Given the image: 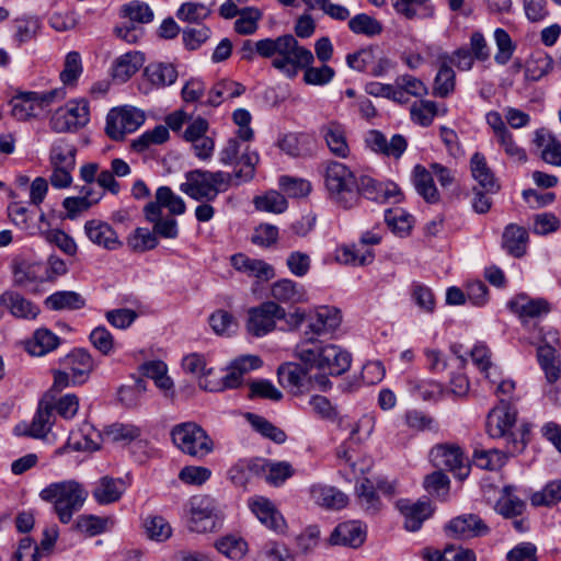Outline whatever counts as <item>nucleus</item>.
Instances as JSON below:
<instances>
[{
	"mask_svg": "<svg viewBox=\"0 0 561 561\" xmlns=\"http://www.w3.org/2000/svg\"><path fill=\"white\" fill-rule=\"evenodd\" d=\"M240 161L243 167L236 169L232 173L206 170L190 171L185 174L186 181L181 184L180 188L195 201L213 202L219 193L226 192L229 187L239 186L254 179L255 168L260 161L257 152L247 147Z\"/></svg>",
	"mask_w": 561,
	"mask_h": 561,
	"instance_id": "f257e3e1",
	"label": "nucleus"
},
{
	"mask_svg": "<svg viewBox=\"0 0 561 561\" xmlns=\"http://www.w3.org/2000/svg\"><path fill=\"white\" fill-rule=\"evenodd\" d=\"M255 56L272 59V66L289 79L296 77L295 66L310 61V49L301 46L291 34L256 42L247 39L241 47V58L253 61Z\"/></svg>",
	"mask_w": 561,
	"mask_h": 561,
	"instance_id": "f03ea898",
	"label": "nucleus"
},
{
	"mask_svg": "<svg viewBox=\"0 0 561 561\" xmlns=\"http://www.w3.org/2000/svg\"><path fill=\"white\" fill-rule=\"evenodd\" d=\"M516 421L517 410L505 398H501L500 403L488 414L486 431L491 437L507 440L505 454H520L528 443L529 426L522 424L514 430Z\"/></svg>",
	"mask_w": 561,
	"mask_h": 561,
	"instance_id": "7ed1b4c3",
	"label": "nucleus"
},
{
	"mask_svg": "<svg viewBox=\"0 0 561 561\" xmlns=\"http://www.w3.org/2000/svg\"><path fill=\"white\" fill-rule=\"evenodd\" d=\"M359 178L344 163L329 161L324 170V184L330 197L344 208L358 203Z\"/></svg>",
	"mask_w": 561,
	"mask_h": 561,
	"instance_id": "20e7f679",
	"label": "nucleus"
},
{
	"mask_svg": "<svg viewBox=\"0 0 561 561\" xmlns=\"http://www.w3.org/2000/svg\"><path fill=\"white\" fill-rule=\"evenodd\" d=\"M41 499L54 502L55 512L62 524H68L87 500L88 492L76 481L53 483L41 491Z\"/></svg>",
	"mask_w": 561,
	"mask_h": 561,
	"instance_id": "39448f33",
	"label": "nucleus"
},
{
	"mask_svg": "<svg viewBox=\"0 0 561 561\" xmlns=\"http://www.w3.org/2000/svg\"><path fill=\"white\" fill-rule=\"evenodd\" d=\"M173 444L188 456H206L214 451L215 443L207 432L195 422H184L171 430Z\"/></svg>",
	"mask_w": 561,
	"mask_h": 561,
	"instance_id": "423d86ee",
	"label": "nucleus"
},
{
	"mask_svg": "<svg viewBox=\"0 0 561 561\" xmlns=\"http://www.w3.org/2000/svg\"><path fill=\"white\" fill-rule=\"evenodd\" d=\"M64 89L46 92H26L12 100V116L18 121H27L41 116L56 101L65 99Z\"/></svg>",
	"mask_w": 561,
	"mask_h": 561,
	"instance_id": "0eeeda50",
	"label": "nucleus"
},
{
	"mask_svg": "<svg viewBox=\"0 0 561 561\" xmlns=\"http://www.w3.org/2000/svg\"><path fill=\"white\" fill-rule=\"evenodd\" d=\"M145 122V113L124 105L112 108L106 116L105 133L113 140H123L126 134L136 131Z\"/></svg>",
	"mask_w": 561,
	"mask_h": 561,
	"instance_id": "6e6552de",
	"label": "nucleus"
},
{
	"mask_svg": "<svg viewBox=\"0 0 561 561\" xmlns=\"http://www.w3.org/2000/svg\"><path fill=\"white\" fill-rule=\"evenodd\" d=\"M218 510L216 501L209 495H195L188 501V528L198 534L216 529Z\"/></svg>",
	"mask_w": 561,
	"mask_h": 561,
	"instance_id": "1a4fd4ad",
	"label": "nucleus"
},
{
	"mask_svg": "<svg viewBox=\"0 0 561 561\" xmlns=\"http://www.w3.org/2000/svg\"><path fill=\"white\" fill-rule=\"evenodd\" d=\"M286 317L285 309L277 302L266 301L249 310L247 330L253 336H264L276 328V320Z\"/></svg>",
	"mask_w": 561,
	"mask_h": 561,
	"instance_id": "9d476101",
	"label": "nucleus"
},
{
	"mask_svg": "<svg viewBox=\"0 0 561 561\" xmlns=\"http://www.w3.org/2000/svg\"><path fill=\"white\" fill-rule=\"evenodd\" d=\"M89 122V105L87 101H69L51 115L49 125L56 133L76 131Z\"/></svg>",
	"mask_w": 561,
	"mask_h": 561,
	"instance_id": "9b49d317",
	"label": "nucleus"
},
{
	"mask_svg": "<svg viewBox=\"0 0 561 561\" xmlns=\"http://www.w3.org/2000/svg\"><path fill=\"white\" fill-rule=\"evenodd\" d=\"M444 530L450 538L468 540L486 536L490 533V527L479 515L462 514L450 519Z\"/></svg>",
	"mask_w": 561,
	"mask_h": 561,
	"instance_id": "f8f14e48",
	"label": "nucleus"
},
{
	"mask_svg": "<svg viewBox=\"0 0 561 561\" xmlns=\"http://www.w3.org/2000/svg\"><path fill=\"white\" fill-rule=\"evenodd\" d=\"M83 231L91 243L103 250L116 251L123 247V242L115 229L108 222L101 219L87 220Z\"/></svg>",
	"mask_w": 561,
	"mask_h": 561,
	"instance_id": "ddd939ff",
	"label": "nucleus"
},
{
	"mask_svg": "<svg viewBox=\"0 0 561 561\" xmlns=\"http://www.w3.org/2000/svg\"><path fill=\"white\" fill-rule=\"evenodd\" d=\"M162 208H167L171 215L184 214L186 206L181 196L176 195L169 186H160L154 194V201L149 202L145 208L147 220H154Z\"/></svg>",
	"mask_w": 561,
	"mask_h": 561,
	"instance_id": "4468645a",
	"label": "nucleus"
},
{
	"mask_svg": "<svg viewBox=\"0 0 561 561\" xmlns=\"http://www.w3.org/2000/svg\"><path fill=\"white\" fill-rule=\"evenodd\" d=\"M367 527L359 520L340 523L332 530L329 545L359 548L366 540Z\"/></svg>",
	"mask_w": 561,
	"mask_h": 561,
	"instance_id": "2eb2a0df",
	"label": "nucleus"
},
{
	"mask_svg": "<svg viewBox=\"0 0 561 561\" xmlns=\"http://www.w3.org/2000/svg\"><path fill=\"white\" fill-rule=\"evenodd\" d=\"M396 506L404 517V528L408 531L420 530L423 523L434 513V507L430 501L411 502L403 499L399 500Z\"/></svg>",
	"mask_w": 561,
	"mask_h": 561,
	"instance_id": "dca6fc26",
	"label": "nucleus"
},
{
	"mask_svg": "<svg viewBox=\"0 0 561 561\" xmlns=\"http://www.w3.org/2000/svg\"><path fill=\"white\" fill-rule=\"evenodd\" d=\"M311 501L327 511H340L347 506L348 496L340 489L328 484H313L309 489Z\"/></svg>",
	"mask_w": 561,
	"mask_h": 561,
	"instance_id": "f3484780",
	"label": "nucleus"
},
{
	"mask_svg": "<svg viewBox=\"0 0 561 561\" xmlns=\"http://www.w3.org/2000/svg\"><path fill=\"white\" fill-rule=\"evenodd\" d=\"M323 344L316 336H310L309 332L304 333V337L298 342L294 348L295 357L304 365L307 369L320 370Z\"/></svg>",
	"mask_w": 561,
	"mask_h": 561,
	"instance_id": "a211bd4d",
	"label": "nucleus"
},
{
	"mask_svg": "<svg viewBox=\"0 0 561 561\" xmlns=\"http://www.w3.org/2000/svg\"><path fill=\"white\" fill-rule=\"evenodd\" d=\"M262 359L256 355H243L232 360L227 368V374L222 377V388H238L243 380V376L251 370L262 366Z\"/></svg>",
	"mask_w": 561,
	"mask_h": 561,
	"instance_id": "6ab92c4d",
	"label": "nucleus"
},
{
	"mask_svg": "<svg viewBox=\"0 0 561 561\" xmlns=\"http://www.w3.org/2000/svg\"><path fill=\"white\" fill-rule=\"evenodd\" d=\"M351 354L335 344H325L322 350L320 370L332 376H340L351 367Z\"/></svg>",
	"mask_w": 561,
	"mask_h": 561,
	"instance_id": "aec40b11",
	"label": "nucleus"
},
{
	"mask_svg": "<svg viewBox=\"0 0 561 561\" xmlns=\"http://www.w3.org/2000/svg\"><path fill=\"white\" fill-rule=\"evenodd\" d=\"M101 443V432L89 424H84L81 428L70 433L67 449L76 453H94L100 449Z\"/></svg>",
	"mask_w": 561,
	"mask_h": 561,
	"instance_id": "412c9836",
	"label": "nucleus"
},
{
	"mask_svg": "<svg viewBox=\"0 0 561 561\" xmlns=\"http://www.w3.org/2000/svg\"><path fill=\"white\" fill-rule=\"evenodd\" d=\"M320 134L332 154L342 159H346L350 156L351 149L346 140L345 127L341 123L331 121L322 125Z\"/></svg>",
	"mask_w": 561,
	"mask_h": 561,
	"instance_id": "4be33fe9",
	"label": "nucleus"
},
{
	"mask_svg": "<svg viewBox=\"0 0 561 561\" xmlns=\"http://www.w3.org/2000/svg\"><path fill=\"white\" fill-rule=\"evenodd\" d=\"M366 142L375 152H380L396 159L400 158L408 147V141L402 135H393L388 141L385 135L378 130L369 131Z\"/></svg>",
	"mask_w": 561,
	"mask_h": 561,
	"instance_id": "5701e85b",
	"label": "nucleus"
},
{
	"mask_svg": "<svg viewBox=\"0 0 561 561\" xmlns=\"http://www.w3.org/2000/svg\"><path fill=\"white\" fill-rule=\"evenodd\" d=\"M0 304L15 318L33 320L39 313L37 305L14 290L4 291L0 296Z\"/></svg>",
	"mask_w": 561,
	"mask_h": 561,
	"instance_id": "b1692460",
	"label": "nucleus"
},
{
	"mask_svg": "<svg viewBox=\"0 0 561 561\" xmlns=\"http://www.w3.org/2000/svg\"><path fill=\"white\" fill-rule=\"evenodd\" d=\"M53 410L49 405L39 407L31 423H20L14 427L16 435H27L34 438H44L53 424Z\"/></svg>",
	"mask_w": 561,
	"mask_h": 561,
	"instance_id": "393cba45",
	"label": "nucleus"
},
{
	"mask_svg": "<svg viewBox=\"0 0 561 561\" xmlns=\"http://www.w3.org/2000/svg\"><path fill=\"white\" fill-rule=\"evenodd\" d=\"M232 266L249 276L256 277L260 280H270L275 276L274 267L263 260L251 259L242 253L231 256Z\"/></svg>",
	"mask_w": 561,
	"mask_h": 561,
	"instance_id": "a878e982",
	"label": "nucleus"
},
{
	"mask_svg": "<svg viewBox=\"0 0 561 561\" xmlns=\"http://www.w3.org/2000/svg\"><path fill=\"white\" fill-rule=\"evenodd\" d=\"M341 323L340 312L330 307L319 308L313 316L308 319V330L310 336H319L334 331Z\"/></svg>",
	"mask_w": 561,
	"mask_h": 561,
	"instance_id": "bb28decb",
	"label": "nucleus"
},
{
	"mask_svg": "<svg viewBox=\"0 0 561 561\" xmlns=\"http://www.w3.org/2000/svg\"><path fill=\"white\" fill-rule=\"evenodd\" d=\"M508 308L520 318H536L550 311L549 302L543 298H530L519 294L508 301Z\"/></svg>",
	"mask_w": 561,
	"mask_h": 561,
	"instance_id": "cd10ccee",
	"label": "nucleus"
},
{
	"mask_svg": "<svg viewBox=\"0 0 561 561\" xmlns=\"http://www.w3.org/2000/svg\"><path fill=\"white\" fill-rule=\"evenodd\" d=\"M271 296L283 304H302L308 301L305 287L289 278H283L272 284Z\"/></svg>",
	"mask_w": 561,
	"mask_h": 561,
	"instance_id": "c85d7f7f",
	"label": "nucleus"
},
{
	"mask_svg": "<svg viewBox=\"0 0 561 561\" xmlns=\"http://www.w3.org/2000/svg\"><path fill=\"white\" fill-rule=\"evenodd\" d=\"M470 171L474 181L485 193H496L500 185L488 165L484 154L474 152L470 159Z\"/></svg>",
	"mask_w": 561,
	"mask_h": 561,
	"instance_id": "c756f323",
	"label": "nucleus"
},
{
	"mask_svg": "<svg viewBox=\"0 0 561 561\" xmlns=\"http://www.w3.org/2000/svg\"><path fill=\"white\" fill-rule=\"evenodd\" d=\"M251 510L267 528L276 533H283L285 530L286 522L271 501L259 497L251 503Z\"/></svg>",
	"mask_w": 561,
	"mask_h": 561,
	"instance_id": "7c9ffc66",
	"label": "nucleus"
},
{
	"mask_svg": "<svg viewBox=\"0 0 561 561\" xmlns=\"http://www.w3.org/2000/svg\"><path fill=\"white\" fill-rule=\"evenodd\" d=\"M43 270L41 263L18 257L12 263L13 284L19 287H28L43 280Z\"/></svg>",
	"mask_w": 561,
	"mask_h": 561,
	"instance_id": "2f4dec72",
	"label": "nucleus"
},
{
	"mask_svg": "<svg viewBox=\"0 0 561 561\" xmlns=\"http://www.w3.org/2000/svg\"><path fill=\"white\" fill-rule=\"evenodd\" d=\"M356 500L360 510L368 516L377 515L382 508V502L373 482L364 478L355 486Z\"/></svg>",
	"mask_w": 561,
	"mask_h": 561,
	"instance_id": "473e14b6",
	"label": "nucleus"
},
{
	"mask_svg": "<svg viewBox=\"0 0 561 561\" xmlns=\"http://www.w3.org/2000/svg\"><path fill=\"white\" fill-rule=\"evenodd\" d=\"M126 491L123 479H114L108 476L101 478L92 494L99 504L106 505L117 502Z\"/></svg>",
	"mask_w": 561,
	"mask_h": 561,
	"instance_id": "72a5a7b5",
	"label": "nucleus"
},
{
	"mask_svg": "<svg viewBox=\"0 0 561 561\" xmlns=\"http://www.w3.org/2000/svg\"><path fill=\"white\" fill-rule=\"evenodd\" d=\"M145 58L139 51H129L116 58L112 66L113 79L123 83L129 80L142 66Z\"/></svg>",
	"mask_w": 561,
	"mask_h": 561,
	"instance_id": "f704fd0d",
	"label": "nucleus"
},
{
	"mask_svg": "<svg viewBox=\"0 0 561 561\" xmlns=\"http://www.w3.org/2000/svg\"><path fill=\"white\" fill-rule=\"evenodd\" d=\"M71 373L72 385L83 382L94 368L91 355L82 348L75 350L66 358Z\"/></svg>",
	"mask_w": 561,
	"mask_h": 561,
	"instance_id": "c9c22d12",
	"label": "nucleus"
},
{
	"mask_svg": "<svg viewBox=\"0 0 561 561\" xmlns=\"http://www.w3.org/2000/svg\"><path fill=\"white\" fill-rule=\"evenodd\" d=\"M308 374L309 369L297 363H285L277 369L279 382L295 391L301 390L308 383Z\"/></svg>",
	"mask_w": 561,
	"mask_h": 561,
	"instance_id": "e433bc0d",
	"label": "nucleus"
},
{
	"mask_svg": "<svg viewBox=\"0 0 561 561\" xmlns=\"http://www.w3.org/2000/svg\"><path fill=\"white\" fill-rule=\"evenodd\" d=\"M503 248L515 257L525 255L528 243V232L525 228L511 224L503 232Z\"/></svg>",
	"mask_w": 561,
	"mask_h": 561,
	"instance_id": "4c0bfd02",
	"label": "nucleus"
},
{
	"mask_svg": "<svg viewBox=\"0 0 561 561\" xmlns=\"http://www.w3.org/2000/svg\"><path fill=\"white\" fill-rule=\"evenodd\" d=\"M413 184L425 202L435 204L439 201L440 196L434 183L433 174L423 165H415L413 169Z\"/></svg>",
	"mask_w": 561,
	"mask_h": 561,
	"instance_id": "58836bf2",
	"label": "nucleus"
},
{
	"mask_svg": "<svg viewBox=\"0 0 561 561\" xmlns=\"http://www.w3.org/2000/svg\"><path fill=\"white\" fill-rule=\"evenodd\" d=\"M144 76L152 85L162 88L175 82L178 71L172 64L152 62L145 68Z\"/></svg>",
	"mask_w": 561,
	"mask_h": 561,
	"instance_id": "ea45409f",
	"label": "nucleus"
},
{
	"mask_svg": "<svg viewBox=\"0 0 561 561\" xmlns=\"http://www.w3.org/2000/svg\"><path fill=\"white\" fill-rule=\"evenodd\" d=\"M139 427L133 424L113 423L101 431L102 442L128 444L138 438Z\"/></svg>",
	"mask_w": 561,
	"mask_h": 561,
	"instance_id": "a19ab883",
	"label": "nucleus"
},
{
	"mask_svg": "<svg viewBox=\"0 0 561 561\" xmlns=\"http://www.w3.org/2000/svg\"><path fill=\"white\" fill-rule=\"evenodd\" d=\"M59 345V337L47 329H38L26 343V351L33 356H43Z\"/></svg>",
	"mask_w": 561,
	"mask_h": 561,
	"instance_id": "79ce46f5",
	"label": "nucleus"
},
{
	"mask_svg": "<svg viewBox=\"0 0 561 561\" xmlns=\"http://www.w3.org/2000/svg\"><path fill=\"white\" fill-rule=\"evenodd\" d=\"M310 55H311V58H310L309 62H307L306 65H302V66H295L296 76L298 75L299 69H304L305 70L304 81L307 84L324 85V84H328L329 82H331L335 76L334 69L325 64H323L320 67L311 66L314 60V57H313V54L311 50H310Z\"/></svg>",
	"mask_w": 561,
	"mask_h": 561,
	"instance_id": "37998d69",
	"label": "nucleus"
},
{
	"mask_svg": "<svg viewBox=\"0 0 561 561\" xmlns=\"http://www.w3.org/2000/svg\"><path fill=\"white\" fill-rule=\"evenodd\" d=\"M336 260L346 265L362 266L370 264L374 260V252L358 244L344 245L336 252Z\"/></svg>",
	"mask_w": 561,
	"mask_h": 561,
	"instance_id": "c03bdc74",
	"label": "nucleus"
},
{
	"mask_svg": "<svg viewBox=\"0 0 561 561\" xmlns=\"http://www.w3.org/2000/svg\"><path fill=\"white\" fill-rule=\"evenodd\" d=\"M392 7L398 14L407 19L431 18L434 14V8L430 0H391Z\"/></svg>",
	"mask_w": 561,
	"mask_h": 561,
	"instance_id": "a18cd8bd",
	"label": "nucleus"
},
{
	"mask_svg": "<svg viewBox=\"0 0 561 561\" xmlns=\"http://www.w3.org/2000/svg\"><path fill=\"white\" fill-rule=\"evenodd\" d=\"M537 358L547 380L551 383L558 380L561 370L556 348L549 344L540 345L537 348Z\"/></svg>",
	"mask_w": 561,
	"mask_h": 561,
	"instance_id": "49530a36",
	"label": "nucleus"
},
{
	"mask_svg": "<svg viewBox=\"0 0 561 561\" xmlns=\"http://www.w3.org/2000/svg\"><path fill=\"white\" fill-rule=\"evenodd\" d=\"M77 148L73 144L65 140H56L49 152L50 165L76 168Z\"/></svg>",
	"mask_w": 561,
	"mask_h": 561,
	"instance_id": "de8ad7c7",
	"label": "nucleus"
},
{
	"mask_svg": "<svg viewBox=\"0 0 561 561\" xmlns=\"http://www.w3.org/2000/svg\"><path fill=\"white\" fill-rule=\"evenodd\" d=\"M45 305L50 310H77L81 309L85 301L76 291H56L45 299Z\"/></svg>",
	"mask_w": 561,
	"mask_h": 561,
	"instance_id": "09e8293b",
	"label": "nucleus"
},
{
	"mask_svg": "<svg viewBox=\"0 0 561 561\" xmlns=\"http://www.w3.org/2000/svg\"><path fill=\"white\" fill-rule=\"evenodd\" d=\"M473 364L484 374L485 378L492 382L499 379V369L491 362V351L483 343H477L470 352Z\"/></svg>",
	"mask_w": 561,
	"mask_h": 561,
	"instance_id": "8fccbe9b",
	"label": "nucleus"
},
{
	"mask_svg": "<svg viewBox=\"0 0 561 561\" xmlns=\"http://www.w3.org/2000/svg\"><path fill=\"white\" fill-rule=\"evenodd\" d=\"M147 537L157 542H163L172 536L170 523L160 515L147 516L144 520Z\"/></svg>",
	"mask_w": 561,
	"mask_h": 561,
	"instance_id": "3c124183",
	"label": "nucleus"
},
{
	"mask_svg": "<svg viewBox=\"0 0 561 561\" xmlns=\"http://www.w3.org/2000/svg\"><path fill=\"white\" fill-rule=\"evenodd\" d=\"M142 374L154 381L156 386L164 391L171 390L173 382L167 375L168 367L161 360L147 362L141 366Z\"/></svg>",
	"mask_w": 561,
	"mask_h": 561,
	"instance_id": "603ef678",
	"label": "nucleus"
},
{
	"mask_svg": "<svg viewBox=\"0 0 561 561\" xmlns=\"http://www.w3.org/2000/svg\"><path fill=\"white\" fill-rule=\"evenodd\" d=\"M244 90L241 83L229 80L220 81L209 92L208 103L217 106L222 100L240 96Z\"/></svg>",
	"mask_w": 561,
	"mask_h": 561,
	"instance_id": "864d4df0",
	"label": "nucleus"
},
{
	"mask_svg": "<svg viewBox=\"0 0 561 561\" xmlns=\"http://www.w3.org/2000/svg\"><path fill=\"white\" fill-rule=\"evenodd\" d=\"M408 385L413 393L425 401L437 400L445 392L443 385L434 380L413 378L408 380Z\"/></svg>",
	"mask_w": 561,
	"mask_h": 561,
	"instance_id": "5fc2aeb1",
	"label": "nucleus"
},
{
	"mask_svg": "<svg viewBox=\"0 0 561 561\" xmlns=\"http://www.w3.org/2000/svg\"><path fill=\"white\" fill-rule=\"evenodd\" d=\"M41 30V21L35 16H24L14 21V39L23 44L34 39Z\"/></svg>",
	"mask_w": 561,
	"mask_h": 561,
	"instance_id": "6e6d98bb",
	"label": "nucleus"
},
{
	"mask_svg": "<svg viewBox=\"0 0 561 561\" xmlns=\"http://www.w3.org/2000/svg\"><path fill=\"white\" fill-rule=\"evenodd\" d=\"M348 27L355 34H363L369 37L382 32L381 23L366 13H359L350 19Z\"/></svg>",
	"mask_w": 561,
	"mask_h": 561,
	"instance_id": "4d7b16f0",
	"label": "nucleus"
},
{
	"mask_svg": "<svg viewBox=\"0 0 561 561\" xmlns=\"http://www.w3.org/2000/svg\"><path fill=\"white\" fill-rule=\"evenodd\" d=\"M216 548L227 558L238 561L245 556L248 543L242 538L226 536L216 542Z\"/></svg>",
	"mask_w": 561,
	"mask_h": 561,
	"instance_id": "13d9d810",
	"label": "nucleus"
},
{
	"mask_svg": "<svg viewBox=\"0 0 561 561\" xmlns=\"http://www.w3.org/2000/svg\"><path fill=\"white\" fill-rule=\"evenodd\" d=\"M257 210L282 214L287 209L286 198L277 191H270L264 195L256 196L253 199Z\"/></svg>",
	"mask_w": 561,
	"mask_h": 561,
	"instance_id": "bf43d9fd",
	"label": "nucleus"
},
{
	"mask_svg": "<svg viewBox=\"0 0 561 561\" xmlns=\"http://www.w3.org/2000/svg\"><path fill=\"white\" fill-rule=\"evenodd\" d=\"M122 15L130 23H149L153 20V12L150 7L141 1L134 0L124 4L121 9Z\"/></svg>",
	"mask_w": 561,
	"mask_h": 561,
	"instance_id": "052dcab7",
	"label": "nucleus"
},
{
	"mask_svg": "<svg viewBox=\"0 0 561 561\" xmlns=\"http://www.w3.org/2000/svg\"><path fill=\"white\" fill-rule=\"evenodd\" d=\"M262 13L259 9L249 7L240 11L234 22V30L238 34L250 35L256 32Z\"/></svg>",
	"mask_w": 561,
	"mask_h": 561,
	"instance_id": "680f3d73",
	"label": "nucleus"
},
{
	"mask_svg": "<svg viewBox=\"0 0 561 561\" xmlns=\"http://www.w3.org/2000/svg\"><path fill=\"white\" fill-rule=\"evenodd\" d=\"M561 501V480H553L538 492H535L530 502L534 506H551Z\"/></svg>",
	"mask_w": 561,
	"mask_h": 561,
	"instance_id": "e2e57ef3",
	"label": "nucleus"
},
{
	"mask_svg": "<svg viewBox=\"0 0 561 561\" xmlns=\"http://www.w3.org/2000/svg\"><path fill=\"white\" fill-rule=\"evenodd\" d=\"M455 71L448 65H442L433 87V94L439 98H446L455 90Z\"/></svg>",
	"mask_w": 561,
	"mask_h": 561,
	"instance_id": "0e129e2a",
	"label": "nucleus"
},
{
	"mask_svg": "<svg viewBox=\"0 0 561 561\" xmlns=\"http://www.w3.org/2000/svg\"><path fill=\"white\" fill-rule=\"evenodd\" d=\"M247 420L251 424V426L262 434L263 436L271 438L272 440L276 443H283L286 439V434L279 430L278 427L274 426L271 422H268L263 416L248 413Z\"/></svg>",
	"mask_w": 561,
	"mask_h": 561,
	"instance_id": "69168bd1",
	"label": "nucleus"
},
{
	"mask_svg": "<svg viewBox=\"0 0 561 561\" xmlns=\"http://www.w3.org/2000/svg\"><path fill=\"white\" fill-rule=\"evenodd\" d=\"M385 220L392 231L400 236L409 233L413 225V217L400 208L388 209L385 214Z\"/></svg>",
	"mask_w": 561,
	"mask_h": 561,
	"instance_id": "338daca9",
	"label": "nucleus"
},
{
	"mask_svg": "<svg viewBox=\"0 0 561 561\" xmlns=\"http://www.w3.org/2000/svg\"><path fill=\"white\" fill-rule=\"evenodd\" d=\"M262 474L270 484L279 485L291 477L293 469L286 461L271 462L262 466Z\"/></svg>",
	"mask_w": 561,
	"mask_h": 561,
	"instance_id": "774afa93",
	"label": "nucleus"
}]
</instances>
